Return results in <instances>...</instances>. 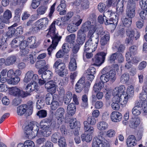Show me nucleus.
Here are the masks:
<instances>
[{"label": "nucleus", "mask_w": 147, "mask_h": 147, "mask_svg": "<svg viewBox=\"0 0 147 147\" xmlns=\"http://www.w3.org/2000/svg\"><path fill=\"white\" fill-rule=\"evenodd\" d=\"M98 39L97 38L93 40H88L84 46V55L85 54L87 58H91L93 56L92 52L96 50L98 44Z\"/></svg>", "instance_id": "nucleus-1"}, {"label": "nucleus", "mask_w": 147, "mask_h": 147, "mask_svg": "<svg viewBox=\"0 0 147 147\" xmlns=\"http://www.w3.org/2000/svg\"><path fill=\"white\" fill-rule=\"evenodd\" d=\"M89 30L87 35V37L89 38L88 40H91V41L93 40L96 38H97L99 40V37L96 35L95 36L94 35V33L96 30V26L95 25H91V22L89 21H88L84 24L82 27L81 30L84 32H85Z\"/></svg>", "instance_id": "nucleus-2"}, {"label": "nucleus", "mask_w": 147, "mask_h": 147, "mask_svg": "<svg viewBox=\"0 0 147 147\" xmlns=\"http://www.w3.org/2000/svg\"><path fill=\"white\" fill-rule=\"evenodd\" d=\"M33 111V102H28V105H21L17 107V113L18 115L21 116L24 114L26 117L31 115Z\"/></svg>", "instance_id": "nucleus-3"}, {"label": "nucleus", "mask_w": 147, "mask_h": 147, "mask_svg": "<svg viewBox=\"0 0 147 147\" xmlns=\"http://www.w3.org/2000/svg\"><path fill=\"white\" fill-rule=\"evenodd\" d=\"M53 68L55 69V72L59 76L63 77L66 73L65 65L64 63L61 62L60 60H57L53 64Z\"/></svg>", "instance_id": "nucleus-4"}, {"label": "nucleus", "mask_w": 147, "mask_h": 147, "mask_svg": "<svg viewBox=\"0 0 147 147\" xmlns=\"http://www.w3.org/2000/svg\"><path fill=\"white\" fill-rule=\"evenodd\" d=\"M115 72V71H110L108 74L102 75L100 76V79L101 81L103 83L107 82L109 80L113 82L116 80Z\"/></svg>", "instance_id": "nucleus-5"}, {"label": "nucleus", "mask_w": 147, "mask_h": 147, "mask_svg": "<svg viewBox=\"0 0 147 147\" xmlns=\"http://www.w3.org/2000/svg\"><path fill=\"white\" fill-rule=\"evenodd\" d=\"M133 1V0H132V1L129 2L126 11L127 16L131 19L134 18L135 15L136 3Z\"/></svg>", "instance_id": "nucleus-6"}, {"label": "nucleus", "mask_w": 147, "mask_h": 147, "mask_svg": "<svg viewBox=\"0 0 147 147\" xmlns=\"http://www.w3.org/2000/svg\"><path fill=\"white\" fill-rule=\"evenodd\" d=\"M11 93L13 96L19 97L24 98L30 95V94L25 92L16 87L12 88Z\"/></svg>", "instance_id": "nucleus-7"}, {"label": "nucleus", "mask_w": 147, "mask_h": 147, "mask_svg": "<svg viewBox=\"0 0 147 147\" xmlns=\"http://www.w3.org/2000/svg\"><path fill=\"white\" fill-rule=\"evenodd\" d=\"M106 55L105 53L102 52L97 53L95 55L94 59L95 64L97 65H100L103 63Z\"/></svg>", "instance_id": "nucleus-8"}, {"label": "nucleus", "mask_w": 147, "mask_h": 147, "mask_svg": "<svg viewBox=\"0 0 147 147\" xmlns=\"http://www.w3.org/2000/svg\"><path fill=\"white\" fill-rule=\"evenodd\" d=\"M56 83L53 80H50L46 82L45 85L47 91L54 93L56 91Z\"/></svg>", "instance_id": "nucleus-9"}, {"label": "nucleus", "mask_w": 147, "mask_h": 147, "mask_svg": "<svg viewBox=\"0 0 147 147\" xmlns=\"http://www.w3.org/2000/svg\"><path fill=\"white\" fill-rule=\"evenodd\" d=\"M86 37L85 32L81 30H79L77 32L76 41L78 45H82L84 42Z\"/></svg>", "instance_id": "nucleus-10"}, {"label": "nucleus", "mask_w": 147, "mask_h": 147, "mask_svg": "<svg viewBox=\"0 0 147 147\" xmlns=\"http://www.w3.org/2000/svg\"><path fill=\"white\" fill-rule=\"evenodd\" d=\"M57 36H56L53 37V40H52V44L50 45V47L47 49L48 54L49 55H51V52L53 49H55L59 41L60 40L61 37L57 38Z\"/></svg>", "instance_id": "nucleus-11"}, {"label": "nucleus", "mask_w": 147, "mask_h": 147, "mask_svg": "<svg viewBox=\"0 0 147 147\" xmlns=\"http://www.w3.org/2000/svg\"><path fill=\"white\" fill-rule=\"evenodd\" d=\"M126 32L128 38H126L125 42L127 44L131 43L134 38L135 32L131 28H126Z\"/></svg>", "instance_id": "nucleus-12"}, {"label": "nucleus", "mask_w": 147, "mask_h": 147, "mask_svg": "<svg viewBox=\"0 0 147 147\" xmlns=\"http://www.w3.org/2000/svg\"><path fill=\"white\" fill-rule=\"evenodd\" d=\"M85 79L84 77H82L76 85L75 89L77 92H80L85 87Z\"/></svg>", "instance_id": "nucleus-13"}, {"label": "nucleus", "mask_w": 147, "mask_h": 147, "mask_svg": "<svg viewBox=\"0 0 147 147\" xmlns=\"http://www.w3.org/2000/svg\"><path fill=\"white\" fill-rule=\"evenodd\" d=\"M125 87L123 85H121L119 86L116 87L113 92V96L119 95L124 94L125 93Z\"/></svg>", "instance_id": "nucleus-14"}, {"label": "nucleus", "mask_w": 147, "mask_h": 147, "mask_svg": "<svg viewBox=\"0 0 147 147\" xmlns=\"http://www.w3.org/2000/svg\"><path fill=\"white\" fill-rule=\"evenodd\" d=\"M122 117L121 114L116 111L113 112L111 115V119L114 122H119L121 120Z\"/></svg>", "instance_id": "nucleus-15"}, {"label": "nucleus", "mask_w": 147, "mask_h": 147, "mask_svg": "<svg viewBox=\"0 0 147 147\" xmlns=\"http://www.w3.org/2000/svg\"><path fill=\"white\" fill-rule=\"evenodd\" d=\"M109 142L107 140H101L100 139H97L95 141L93 140V146L96 147H106Z\"/></svg>", "instance_id": "nucleus-16"}, {"label": "nucleus", "mask_w": 147, "mask_h": 147, "mask_svg": "<svg viewBox=\"0 0 147 147\" xmlns=\"http://www.w3.org/2000/svg\"><path fill=\"white\" fill-rule=\"evenodd\" d=\"M30 124L31 125L32 129V132L31 135L32 138L36 136L38 134V131L39 129L38 127L39 124L35 122H30Z\"/></svg>", "instance_id": "nucleus-17"}, {"label": "nucleus", "mask_w": 147, "mask_h": 147, "mask_svg": "<svg viewBox=\"0 0 147 147\" xmlns=\"http://www.w3.org/2000/svg\"><path fill=\"white\" fill-rule=\"evenodd\" d=\"M137 141L133 135L129 136L127 139L126 144L128 147H133L136 145Z\"/></svg>", "instance_id": "nucleus-18"}, {"label": "nucleus", "mask_w": 147, "mask_h": 147, "mask_svg": "<svg viewBox=\"0 0 147 147\" xmlns=\"http://www.w3.org/2000/svg\"><path fill=\"white\" fill-rule=\"evenodd\" d=\"M123 2L119 1H118L117 5V15L116 17L121 16L123 13L124 10L123 9Z\"/></svg>", "instance_id": "nucleus-19"}, {"label": "nucleus", "mask_w": 147, "mask_h": 147, "mask_svg": "<svg viewBox=\"0 0 147 147\" xmlns=\"http://www.w3.org/2000/svg\"><path fill=\"white\" fill-rule=\"evenodd\" d=\"M36 37L34 36H32L28 38L27 40V43L28 47L30 48L33 49L37 47Z\"/></svg>", "instance_id": "nucleus-20"}, {"label": "nucleus", "mask_w": 147, "mask_h": 147, "mask_svg": "<svg viewBox=\"0 0 147 147\" xmlns=\"http://www.w3.org/2000/svg\"><path fill=\"white\" fill-rule=\"evenodd\" d=\"M55 22H53L52 24H51V25L50 26L49 28V32L48 34H50V36L51 37V38L53 40V37L55 36H57V37H61L60 38V40L61 38V36H59L58 35V34H56L55 31L56 29L55 24Z\"/></svg>", "instance_id": "nucleus-21"}, {"label": "nucleus", "mask_w": 147, "mask_h": 147, "mask_svg": "<svg viewBox=\"0 0 147 147\" xmlns=\"http://www.w3.org/2000/svg\"><path fill=\"white\" fill-rule=\"evenodd\" d=\"M40 127L43 130L42 133L43 136L47 137L51 134V130L49 125H44L42 127L40 126Z\"/></svg>", "instance_id": "nucleus-22"}, {"label": "nucleus", "mask_w": 147, "mask_h": 147, "mask_svg": "<svg viewBox=\"0 0 147 147\" xmlns=\"http://www.w3.org/2000/svg\"><path fill=\"white\" fill-rule=\"evenodd\" d=\"M76 110L75 105L73 103L70 104L67 106V114H66V116L68 117V115L71 116L75 114Z\"/></svg>", "instance_id": "nucleus-23"}, {"label": "nucleus", "mask_w": 147, "mask_h": 147, "mask_svg": "<svg viewBox=\"0 0 147 147\" xmlns=\"http://www.w3.org/2000/svg\"><path fill=\"white\" fill-rule=\"evenodd\" d=\"M23 37L22 36L18 37L13 39L11 41V45L12 48H16L18 47L20 43L23 40Z\"/></svg>", "instance_id": "nucleus-24"}, {"label": "nucleus", "mask_w": 147, "mask_h": 147, "mask_svg": "<svg viewBox=\"0 0 147 147\" xmlns=\"http://www.w3.org/2000/svg\"><path fill=\"white\" fill-rule=\"evenodd\" d=\"M114 96V97H116L118 99H119L118 100V101H119V103H120V104L124 106L126 105L128 99V98L125 95L122 94L121 95H116Z\"/></svg>", "instance_id": "nucleus-25"}, {"label": "nucleus", "mask_w": 147, "mask_h": 147, "mask_svg": "<svg viewBox=\"0 0 147 147\" xmlns=\"http://www.w3.org/2000/svg\"><path fill=\"white\" fill-rule=\"evenodd\" d=\"M53 121V117L50 116L41 121L40 123V126H44V125H51Z\"/></svg>", "instance_id": "nucleus-26"}, {"label": "nucleus", "mask_w": 147, "mask_h": 147, "mask_svg": "<svg viewBox=\"0 0 147 147\" xmlns=\"http://www.w3.org/2000/svg\"><path fill=\"white\" fill-rule=\"evenodd\" d=\"M16 57L15 56H9L6 59L5 65L7 66L13 65L16 62Z\"/></svg>", "instance_id": "nucleus-27"}, {"label": "nucleus", "mask_w": 147, "mask_h": 147, "mask_svg": "<svg viewBox=\"0 0 147 147\" xmlns=\"http://www.w3.org/2000/svg\"><path fill=\"white\" fill-rule=\"evenodd\" d=\"M84 129L85 131L84 133H86V134L87 133L91 134L94 132V128L90 126L87 121H84Z\"/></svg>", "instance_id": "nucleus-28"}, {"label": "nucleus", "mask_w": 147, "mask_h": 147, "mask_svg": "<svg viewBox=\"0 0 147 147\" xmlns=\"http://www.w3.org/2000/svg\"><path fill=\"white\" fill-rule=\"evenodd\" d=\"M1 16L8 24L10 21V19L12 17L11 12L9 10L7 9L4 12L3 16Z\"/></svg>", "instance_id": "nucleus-29"}, {"label": "nucleus", "mask_w": 147, "mask_h": 147, "mask_svg": "<svg viewBox=\"0 0 147 147\" xmlns=\"http://www.w3.org/2000/svg\"><path fill=\"white\" fill-rule=\"evenodd\" d=\"M110 38L109 34L108 32L106 33L100 39V42L101 45L104 46L107 44L109 41Z\"/></svg>", "instance_id": "nucleus-30"}, {"label": "nucleus", "mask_w": 147, "mask_h": 147, "mask_svg": "<svg viewBox=\"0 0 147 147\" xmlns=\"http://www.w3.org/2000/svg\"><path fill=\"white\" fill-rule=\"evenodd\" d=\"M73 97L72 94L70 92H67L64 95L63 101L65 104L68 105L70 102Z\"/></svg>", "instance_id": "nucleus-31"}, {"label": "nucleus", "mask_w": 147, "mask_h": 147, "mask_svg": "<svg viewBox=\"0 0 147 147\" xmlns=\"http://www.w3.org/2000/svg\"><path fill=\"white\" fill-rule=\"evenodd\" d=\"M118 100L116 97H113L112 98V103L111 105V107L113 110L117 111L120 108L119 105V101H118Z\"/></svg>", "instance_id": "nucleus-32"}, {"label": "nucleus", "mask_w": 147, "mask_h": 147, "mask_svg": "<svg viewBox=\"0 0 147 147\" xmlns=\"http://www.w3.org/2000/svg\"><path fill=\"white\" fill-rule=\"evenodd\" d=\"M77 67L76 60L74 58H71L69 65V68L71 71H75Z\"/></svg>", "instance_id": "nucleus-33"}, {"label": "nucleus", "mask_w": 147, "mask_h": 147, "mask_svg": "<svg viewBox=\"0 0 147 147\" xmlns=\"http://www.w3.org/2000/svg\"><path fill=\"white\" fill-rule=\"evenodd\" d=\"M104 84L102 82L99 81L96 83L93 87V90L95 92L100 91L103 88Z\"/></svg>", "instance_id": "nucleus-34"}, {"label": "nucleus", "mask_w": 147, "mask_h": 147, "mask_svg": "<svg viewBox=\"0 0 147 147\" xmlns=\"http://www.w3.org/2000/svg\"><path fill=\"white\" fill-rule=\"evenodd\" d=\"M24 133L27 136V137L28 138H32L31 134L32 132V129L31 125L30 122L28 125L26 126L25 128Z\"/></svg>", "instance_id": "nucleus-35"}, {"label": "nucleus", "mask_w": 147, "mask_h": 147, "mask_svg": "<svg viewBox=\"0 0 147 147\" xmlns=\"http://www.w3.org/2000/svg\"><path fill=\"white\" fill-rule=\"evenodd\" d=\"M15 24H13L11 26L8 27L9 30L6 33L7 37L11 38L16 33V29L14 28L15 26Z\"/></svg>", "instance_id": "nucleus-36"}, {"label": "nucleus", "mask_w": 147, "mask_h": 147, "mask_svg": "<svg viewBox=\"0 0 147 147\" xmlns=\"http://www.w3.org/2000/svg\"><path fill=\"white\" fill-rule=\"evenodd\" d=\"M53 76L52 72L50 70L44 71L43 74L41 75V77L43 79L47 80L51 78Z\"/></svg>", "instance_id": "nucleus-37"}, {"label": "nucleus", "mask_w": 147, "mask_h": 147, "mask_svg": "<svg viewBox=\"0 0 147 147\" xmlns=\"http://www.w3.org/2000/svg\"><path fill=\"white\" fill-rule=\"evenodd\" d=\"M65 113L64 109L62 107H60L56 111L55 116L56 117L62 118L63 117Z\"/></svg>", "instance_id": "nucleus-38"}, {"label": "nucleus", "mask_w": 147, "mask_h": 147, "mask_svg": "<svg viewBox=\"0 0 147 147\" xmlns=\"http://www.w3.org/2000/svg\"><path fill=\"white\" fill-rule=\"evenodd\" d=\"M33 74V72L31 71H28L26 73L24 79V82L26 83H28L30 81L32 82Z\"/></svg>", "instance_id": "nucleus-39"}, {"label": "nucleus", "mask_w": 147, "mask_h": 147, "mask_svg": "<svg viewBox=\"0 0 147 147\" xmlns=\"http://www.w3.org/2000/svg\"><path fill=\"white\" fill-rule=\"evenodd\" d=\"M142 110V108L139 104L133 108L132 110V113L134 115H138L141 113Z\"/></svg>", "instance_id": "nucleus-40"}, {"label": "nucleus", "mask_w": 147, "mask_h": 147, "mask_svg": "<svg viewBox=\"0 0 147 147\" xmlns=\"http://www.w3.org/2000/svg\"><path fill=\"white\" fill-rule=\"evenodd\" d=\"M140 121L139 119L136 118L132 119L131 121L130 126L132 128H136L140 124Z\"/></svg>", "instance_id": "nucleus-41"}, {"label": "nucleus", "mask_w": 147, "mask_h": 147, "mask_svg": "<svg viewBox=\"0 0 147 147\" xmlns=\"http://www.w3.org/2000/svg\"><path fill=\"white\" fill-rule=\"evenodd\" d=\"M115 47L116 49L117 53H122L123 52L125 49V46L123 45L119 44V42L116 43L115 45Z\"/></svg>", "instance_id": "nucleus-42"}, {"label": "nucleus", "mask_w": 147, "mask_h": 147, "mask_svg": "<svg viewBox=\"0 0 147 147\" xmlns=\"http://www.w3.org/2000/svg\"><path fill=\"white\" fill-rule=\"evenodd\" d=\"M61 137L60 134L59 132H55L54 133L51 137V141L54 143H56Z\"/></svg>", "instance_id": "nucleus-43"}, {"label": "nucleus", "mask_w": 147, "mask_h": 147, "mask_svg": "<svg viewBox=\"0 0 147 147\" xmlns=\"http://www.w3.org/2000/svg\"><path fill=\"white\" fill-rule=\"evenodd\" d=\"M97 126L99 130L103 131L107 129L108 125L106 122L102 121L99 122Z\"/></svg>", "instance_id": "nucleus-44"}, {"label": "nucleus", "mask_w": 147, "mask_h": 147, "mask_svg": "<svg viewBox=\"0 0 147 147\" xmlns=\"http://www.w3.org/2000/svg\"><path fill=\"white\" fill-rule=\"evenodd\" d=\"M47 9V7L45 6H40L36 10L37 15H41L44 14Z\"/></svg>", "instance_id": "nucleus-45"}, {"label": "nucleus", "mask_w": 147, "mask_h": 147, "mask_svg": "<svg viewBox=\"0 0 147 147\" xmlns=\"http://www.w3.org/2000/svg\"><path fill=\"white\" fill-rule=\"evenodd\" d=\"M75 38L76 35L74 34H72L67 36L65 40L66 42L69 44H73L75 42Z\"/></svg>", "instance_id": "nucleus-46"}, {"label": "nucleus", "mask_w": 147, "mask_h": 147, "mask_svg": "<svg viewBox=\"0 0 147 147\" xmlns=\"http://www.w3.org/2000/svg\"><path fill=\"white\" fill-rule=\"evenodd\" d=\"M82 141H85L86 142H89L92 140V137L91 134H89L86 133L83 134L81 136Z\"/></svg>", "instance_id": "nucleus-47"}, {"label": "nucleus", "mask_w": 147, "mask_h": 147, "mask_svg": "<svg viewBox=\"0 0 147 147\" xmlns=\"http://www.w3.org/2000/svg\"><path fill=\"white\" fill-rule=\"evenodd\" d=\"M53 96L51 94L48 93L46 95L45 100L46 103L47 105L51 104L53 102Z\"/></svg>", "instance_id": "nucleus-48"}, {"label": "nucleus", "mask_w": 147, "mask_h": 147, "mask_svg": "<svg viewBox=\"0 0 147 147\" xmlns=\"http://www.w3.org/2000/svg\"><path fill=\"white\" fill-rule=\"evenodd\" d=\"M122 22L124 27H126V28H130V26L131 24V19H128L125 18L122 20Z\"/></svg>", "instance_id": "nucleus-49"}, {"label": "nucleus", "mask_w": 147, "mask_h": 147, "mask_svg": "<svg viewBox=\"0 0 147 147\" xmlns=\"http://www.w3.org/2000/svg\"><path fill=\"white\" fill-rule=\"evenodd\" d=\"M20 80L19 77H16L15 78H11L7 81L8 83L9 84L15 85L17 84Z\"/></svg>", "instance_id": "nucleus-50"}, {"label": "nucleus", "mask_w": 147, "mask_h": 147, "mask_svg": "<svg viewBox=\"0 0 147 147\" xmlns=\"http://www.w3.org/2000/svg\"><path fill=\"white\" fill-rule=\"evenodd\" d=\"M127 95L126 96L129 98L132 97L134 95V90L133 86H130L128 87L127 90Z\"/></svg>", "instance_id": "nucleus-51"}, {"label": "nucleus", "mask_w": 147, "mask_h": 147, "mask_svg": "<svg viewBox=\"0 0 147 147\" xmlns=\"http://www.w3.org/2000/svg\"><path fill=\"white\" fill-rule=\"evenodd\" d=\"M69 125L72 129H74L77 128V127H79L78 125V122L75 118H73L70 120Z\"/></svg>", "instance_id": "nucleus-52"}, {"label": "nucleus", "mask_w": 147, "mask_h": 147, "mask_svg": "<svg viewBox=\"0 0 147 147\" xmlns=\"http://www.w3.org/2000/svg\"><path fill=\"white\" fill-rule=\"evenodd\" d=\"M82 102L81 106L84 108L86 107L88 105V97L86 94H84L82 96Z\"/></svg>", "instance_id": "nucleus-53"}, {"label": "nucleus", "mask_w": 147, "mask_h": 147, "mask_svg": "<svg viewBox=\"0 0 147 147\" xmlns=\"http://www.w3.org/2000/svg\"><path fill=\"white\" fill-rule=\"evenodd\" d=\"M129 79V75L128 73H124L123 74L120 78V81L122 83H126Z\"/></svg>", "instance_id": "nucleus-54"}, {"label": "nucleus", "mask_w": 147, "mask_h": 147, "mask_svg": "<svg viewBox=\"0 0 147 147\" xmlns=\"http://www.w3.org/2000/svg\"><path fill=\"white\" fill-rule=\"evenodd\" d=\"M35 52H32V54L30 55L27 57V60L31 64H33L36 61V59L34 57V56L35 55Z\"/></svg>", "instance_id": "nucleus-55"}, {"label": "nucleus", "mask_w": 147, "mask_h": 147, "mask_svg": "<svg viewBox=\"0 0 147 147\" xmlns=\"http://www.w3.org/2000/svg\"><path fill=\"white\" fill-rule=\"evenodd\" d=\"M39 22H40L45 27H46L48 25L49 20L47 18H45L40 19L37 21L36 22V24H38L39 23Z\"/></svg>", "instance_id": "nucleus-56"}, {"label": "nucleus", "mask_w": 147, "mask_h": 147, "mask_svg": "<svg viewBox=\"0 0 147 147\" xmlns=\"http://www.w3.org/2000/svg\"><path fill=\"white\" fill-rule=\"evenodd\" d=\"M45 65V61L44 60H41L37 61L35 64V66L37 68H40L44 67Z\"/></svg>", "instance_id": "nucleus-57"}, {"label": "nucleus", "mask_w": 147, "mask_h": 147, "mask_svg": "<svg viewBox=\"0 0 147 147\" xmlns=\"http://www.w3.org/2000/svg\"><path fill=\"white\" fill-rule=\"evenodd\" d=\"M47 111L44 110H40L38 111L36 115L40 118L46 117L47 116Z\"/></svg>", "instance_id": "nucleus-58"}, {"label": "nucleus", "mask_w": 147, "mask_h": 147, "mask_svg": "<svg viewBox=\"0 0 147 147\" xmlns=\"http://www.w3.org/2000/svg\"><path fill=\"white\" fill-rule=\"evenodd\" d=\"M32 89V90L33 91L34 90H36V92L38 91L39 90V87L38 86L37 83L36 82H31V83L29 84Z\"/></svg>", "instance_id": "nucleus-59"}, {"label": "nucleus", "mask_w": 147, "mask_h": 147, "mask_svg": "<svg viewBox=\"0 0 147 147\" xmlns=\"http://www.w3.org/2000/svg\"><path fill=\"white\" fill-rule=\"evenodd\" d=\"M67 29L69 32L72 33L76 31L77 28L75 26L69 24L67 27Z\"/></svg>", "instance_id": "nucleus-60"}, {"label": "nucleus", "mask_w": 147, "mask_h": 147, "mask_svg": "<svg viewBox=\"0 0 147 147\" xmlns=\"http://www.w3.org/2000/svg\"><path fill=\"white\" fill-rule=\"evenodd\" d=\"M40 0H32L31 6L33 9H36L40 5Z\"/></svg>", "instance_id": "nucleus-61"}, {"label": "nucleus", "mask_w": 147, "mask_h": 147, "mask_svg": "<svg viewBox=\"0 0 147 147\" xmlns=\"http://www.w3.org/2000/svg\"><path fill=\"white\" fill-rule=\"evenodd\" d=\"M36 104L37 109H40L42 108L45 105L44 100L43 99H39L37 100Z\"/></svg>", "instance_id": "nucleus-62"}, {"label": "nucleus", "mask_w": 147, "mask_h": 147, "mask_svg": "<svg viewBox=\"0 0 147 147\" xmlns=\"http://www.w3.org/2000/svg\"><path fill=\"white\" fill-rule=\"evenodd\" d=\"M140 16L142 19H147V9H142L140 13Z\"/></svg>", "instance_id": "nucleus-63"}, {"label": "nucleus", "mask_w": 147, "mask_h": 147, "mask_svg": "<svg viewBox=\"0 0 147 147\" xmlns=\"http://www.w3.org/2000/svg\"><path fill=\"white\" fill-rule=\"evenodd\" d=\"M117 53H115L110 55L109 61L110 63H115V60L117 59Z\"/></svg>", "instance_id": "nucleus-64"}]
</instances>
